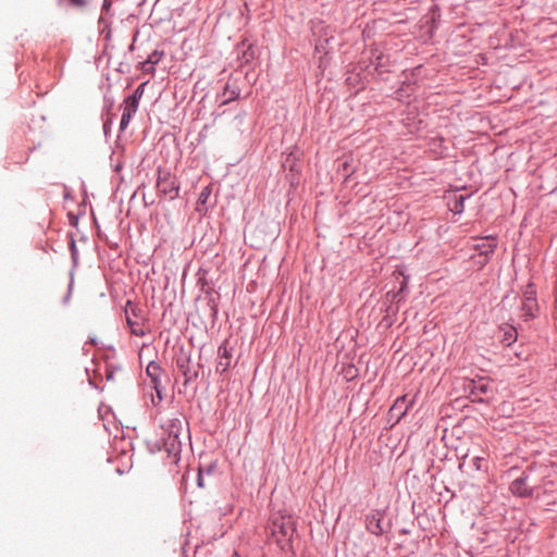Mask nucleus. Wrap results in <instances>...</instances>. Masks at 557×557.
Segmentation results:
<instances>
[{"label":"nucleus","instance_id":"obj_1","mask_svg":"<svg viewBox=\"0 0 557 557\" xmlns=\"http://www.w3.org/2000/svg\"><path fill=\"white\" fill-rule=\"evenodd\" d=\"M539 311V305L536 295L533 286L529 284L523 292V298L521 304V317L524 320L533 319L536 317Z\"/></svg>","mask_w":557,"mask_h":557},{"label":"nucleus","instance_id":"obj_2","mask_svg":"<svg viewBox=\"0 0 557 557\" xmlns=\"http://www.w3.org/2000/svg\"><path fill=\"white\" fill-rule=\"evenodd\" d=\"M157 188L159 193L168 196L171 200L178 196L180 185L175 177L170 173H163L159 175L157 182Z\"/></svg>","mask_w":557,"mask_h":557},{"label":"nucleus","instance_id":"obj_3","mask_svg":"<svg viewBox=\"0 0 557 557\" xmlns=\"http://www.w3.org/2000/svg\"><path fill=\"white\" fill-rule=\"evenodd\" d=\"M294 525L295 524H272L271 533L282 547L290 541L295 532Z\"/></svg>","mask_w":557,"mask_h":557},{"label":"nucleus","instance_id":"obj_4","mask_svg":"<svg viewBox=\"0 0 557 557\" xmlns=\"http://www.w3.org/2000/svg\"><path fill=\"white\" fill-rule=\"evenodd\" d=\"M218 362H216V371L225 372L231 367L232 360V351L227 347V343L224 342L218 349Z\"/></svg>","mask_w":557,"mask_h":557},{"label":"nucleus","instance_id":"obj_5","mask_svg":"<svg viewBox=\"0 0 557 557\" xmlns=\"http://www.w3.org/2000/svg\"><path fill=\"white\" fill-rule=\"evenodd\" d=\"M474 242L475 244H473V249L479 250L480 255L484 257L493 253L496 247V239L491 236L474 239Z\"/></svg>","mask_w":557,"mask_h":557},{"label":"nucleus","instance_id":"obj_6","mask_svg":"<svg viewBox=\"0 0 557 557\" xmlns=\"http://www.w3.org/2000/svg\"><path fill=\"white\" fill-rule=\"evenodd\" d=\"M136 99H126L121 119V129H125L131 122L133 114L137 111Z\"/></svg>","mask_w":557,"mask_h":557},{"label":"nucleus","instance_id":"obj_7","mask_svg":"<svg viewBox=\"0 0 557 557\" xmlns=\"http://www.w3.org/2000/svg\"><path fill=\"white\" fill-rule=\"evenodd\" d=\"M128 306H129V304L127 305L125 313H126V321H127V324H128V326L131 329V332L134 335H136V336H144L145 335V330H144L143 325L139 322L134 321L132 319V317H131V313L133 315H136V313H135L136 309L134 307H131V309H128Z\"/></svg>","mask_w":557,"mask_h":557},{"label":"nucleus","instance_id":"obj_8","mask_svg":"<svg viewBox=\"0 0 557 557\" xmlns=\"http://www.w3.org/2000/svg\"><path fill=\"white\" fill-rule=\"evenodd\" d=\"M407 401V396H401L396 399L392 408L389 409L391 414H396L397 420H399L409 409V407L412 405V400L409 401V404L406 405L405 409L403 410V405H405Z\"/></svg>","mask_w":557,"mask_h":557},{"label":"nucleus","instance_id":"obj_9","mask_svg":"<svg viewBox=\"0 0 557 557\" xmlns=\"http://www.w3.org/2000/svg\"><path fill=\"white\" fill-rule=\"evenodd\" d=\"M510 491L519 496H525L529 494V486L527 484V478H519L515 480L510 485Z\"/></svg>","mask_w":557,"mask_h":557},{"label":"nucleus","instance_id":"obj_10","mask_svg":"<svg viewBox=\"0 0 557 557\" xmlns=\"http://www.w3.org/2000/svg\"><path fill=\"white\" fill-rule=\"evenodd\" d=\"M516 339H517V330L512 326H507L504 330L503 343H505L507 345H511L512 343L516 342Z\"/></svg>","mask_w":557,"mask_h":557},{"label":"nucleus","instance_id":"obj_11","mask_svg":"<svg viewBox=\"0 0 557 557\" xmlns=\"http://www.w3.org/2000/svg\"><path fill=\"white\" fill-rule=\"evenodd\" d=\"M490 391V384L485 382H478L473 385L472 394L473 395H486Z\"/></svg>","mask_w":557,"mask_h":557},{"label":"nucleus","instance_id":"obj_12","mask_svg":"<svg viewBox=\"0 0 557 557\" xmlns=\"http://www.w3.org/2000/svg\"><path fill=\"white\" fill-rule=\"evenodd\" d=\"M463 202L465 197L462 195L456 196L454 200V205L451 207V210L456 213H461L463 211Z\"/></svg>","mask_w":557,"mask_h":557},{"label":"nucleus","instance_id":"obj_13","mask_svg":"<svg viewBox=\"0 0 557 557\" xmlns=\"http://www.w3.org/2000/svg\"><path fill=\"white\" fill-rule=\"evenodd\" d=\"M210 195H211V187L210 186L205 187L199 195L198 203L205 205L207 202L208 198L210 197Z\"/></svg>","mask_w":557,"mask_h":557},{"label":"nucleus","instance_id":"obj_14","mask_svg":"<svg viewBox=\"0 0 557 557\" xmlns=\"http://www.w3.org/2000/svg\"><path fill=\"white\" fill-rule=\"evenodd\" d=\"M65 5H73L77 8H82L85 5V0H61Z\"/></svg>","mask_w":557,"mask_h":557},{"label":"nucleus","instance_id":"obj_15","mask_svg":"<svg viewBox=\"0 0 557 557\" xmlns=\"http://www.w3.org/2000/svg\"><path fill=\"white\" fill-rule=\"evenodd\" d=\"M144 94V85H140L134 92L133 96L128 97L127 99H136V106L139 103V99L141 98Z\"/></svg>","mask_w":557,"mask_h":557},{"label":"nucleus","instance_id":"obj_16","mask_svg":"<svg viewBox=\"0 0 557 557\" xmlns=\"http://www.w3.org/2000/svg\"><path fill=\"white\" fill-rule=\"evenodd\" d=\"M484 460V458L482 457H475L474 458V467L476 468V470H481V462Z\"/></svg>","mask_w":557,"mask_h":557},{"label":"nucleus","instance_id":"obj_17","mask_svg":"<svg viewBox=\"0 0 557 557\" xmlns=\"http://www.w3.org/2000/svg\"><path fill=\"white\" fill-rule=\"evenodd\" d=\"M372 525L374 527V529H371V531H372L373 533H376V534H377V533H379V531H383V530L381 529V524H380V523L372 524Z\"/></svg>","mask_w":557,"mask_h":557},{"label":"nucleus","instance_id":"obj_18","mask_svg":"<svg viewBox=\"0 0 557 557\" xmlns=\"http://www.w3.org/2000/svg\"><path fill=\"white\" fill-rule=\"evenodd\" d=\"M237 96L238 95L235 91H232V96H231L232 99L236 98Z\"/></svg>","mask_w":557,"mask_h":557},{"label":"nucleus","instance_id":"obj_19","mask_svg":"<svg viewBox=\"0 0 557 557\" xmlns=\"http://www.w3.org/2000/svg\"><path fill=\"white\" fill-rule=\"evenodd\" d=\"M147 62L154 63L156 61H153V60L150 58Z\"/></svg>","mask_w":557,"mask_h":557}]
</instances>
